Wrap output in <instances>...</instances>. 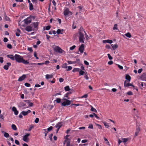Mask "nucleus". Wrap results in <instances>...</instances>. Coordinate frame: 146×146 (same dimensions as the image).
Masks as SVG:
<instances>
[{
	"mask_svg": "<svg viewBox=\"0 0 146 146\" xmlns=\"http://www.w3.org/2000/svg\"><path fill=\"white\" fill-rule=\"evenodd\" d=\"M15 143L17 145H19L20 144L19 141L17 140H15Z\"/></svg>",
	"mask_w": 146,
	"mask_h": 146,
	"instance_id": "nucleus-57",
	"label": "nucleus"
},
{
	"mask_svg": "<svg viewBox=\"0 0 146 146\" xmlns=\"http://www.w3.org/2000/svg\"><path fill=\"white\" fill-rule=\"evenodd\" d=\"M11 127L12 129L14 130H17V128L15 124H12L11 125Z\"/></svg>",
	"mask_w": 146,
	"mask_h": 146,
	"instance_id": "nucleus-27",
	"label": "nucleus"
},
{
	"mask_svg": "<svg viewBox=\"0 0 146 146\" xmlns=\"http://www.w3.org/2000/svg\"><path fill=\"white\" fill-rule=\"evenodd\" d=\"M61 67L62 68H67V64L66 63H65L63 64L62 65Z\"/></svg>",
	"mask_w": 146,
	"mask_h": 146,
	"instance_id": "nucleus-28",
	"label": "nucleus"
},
{
	"mask_svg": "<svg viewBox=\"0 0 146 146\" xmlns=\"http://www.w3.org/2000/svg\"><path fill=\"white\" fill-rule=\"evenodd\" d=\"M30 101V100H25V101L29 104V106L32 107L33 106V103L31 102Z\"/></svg>",
	"mask_w": 146,
	"mask_h": 146,
	"instance_id": "nucleus-14",
	"label": "nucleus"
},
{
	"mask_svg": "<svg viewBox=\"0 0 146 146\" xmlns=\"http://www.w3.org/2000/svg\"><path fill=\"white\" fill-rule=\"evenodd\" d=\"M29 9L30 11H32L33 9V6L32 3L29 4Z\"/></svg>",
	"mask_w": 146,
	"mask_h": 146,
	"instance_id": "nucleus-25",
	"label": "nucleus"
},
{
	"mask_svg": "<svg viewBox=\"0 0 146 146\" xmlns=\"http://www.w3.org/2000/svg\"><path fill=\"white\" fill-rule=\"evenodd\" d=\"M7 57L13 60H15V56H14L13 55H8L7 56Z\"/></svg>",
	"mask_w": 146,
	"mask_h": 146,
	"instance_id": "nucleus-17",
	"label": "nucleus"
},
{
	"mask_svg": "<svg viewBox=\"0 0 146 146\" xmlns=\"http://www.w3.org/2000/svg\"><path fill=\"white\" fill-rule=\"evenodd\" d=\"M84 31L83 29L80 27L79 30V40L80 42L84 43V40L85 39L84 34Z\"/></svg>",
	"mask_w": 146,
	"mask_h": 146,
	"instance_id": "nucleus-1",
	"label": "nucleus"
},
{
	"mask_svg": "<svg viewBox=\"0 0 146 146\" xmlns=\"http://www.w3.org/2000/svg\"><path fill=\"white\" fill-rule=\"evenodd\" d=\"M2 133H4V136L6 137V138H8L9 137V134L7 133H6V132H5L4 131H2Z\"/></svg>",
	"mask_w": 146,
	"mask_h": 146,
	"instance_id": "nucleus-26",
	"label": "nucleus"
},
{
	"mask_svg": "<svg viewBox=\"0 0 146 146\" xmlns=\"http://www.w3.org/2000/svg\"><path fill=\"white\" fill-rule=\"evenodd\" d=\"M117 24H115L114 25V26L113 28V30H115V29H116V30L118 29L117 28Z\"/></svg>",
	"mask_w": 146,
	"mask_h": 146,
	"instance_id": "nucleus-43",
	"label": "nucleus"
},
{
	"mask_svg": "<svg viewBox=\"0 0 146 146\" xmlns=\"http://www.w3.org/2000/svg\"><path fill=\"white\" fill-rule=\"evenodd\" d=\"M43 130L44 131V133L45 134V136L46 137L48 133V131H47L46 129H43Z\"/></svg>",
	"mask_w": 146,
	"mask_h": 146,
	"instance_id": "nucleus-38",
	"label": "nucleus"
},
{
	"mask_svg": "<svg viewBox=\"0 0 146 146\" xmlns=\"http://www.w3.org/2000/svg\"><path fill=\"white\" fill-rule=\"evenodd\" d=\"M88 128H89V129H93V125L92 124H90L89 126L88 127Z\"/></svg>",
	"mask_w": 146,
	"mask_h": 146,
	"instance_id": "nucleus-50",
	"label": "nucleus"
},
{
	"mask_svg": "<svg viewBox=\"0 0 146 146\" xmlns=\"http://www.w3.org/2000/svg\"><path fill=\"white\" fill-rule=\"evenodd\" d=\"M127 94L129 95H133V93L132 92L130 91L127 92Z\"/></svg>",
	"mask_w": 146,
	"mask_h": 146,
	"instance_id": "nucleus-55",
	"label": "nucleus"
},
{
	"mask_svg": "<svg viewBox=\"0 0 146 146\" xmlns=\"http://www.w3.org/2000/svg\"><path fill=\"white\" fill-rule=\"evenodd\" d=\"M34 56L36 57V59H38L39 58L37 56V54L36 52H35L34 53Z\"/></svg>",
	"mask_w": 146,
	"mask_h": 146,
	"instance_id": "nucleus-49",
	"label": "nucleus"
},
{
	"mask_svg": "<svg viewBox=\"0 0 146 146\" xmlns=\"http://www.w3.org/2000/svg\"><path fill=\"white\" fill-rule=\"evenodd\" d=\"M72 69V67L70 66H69L68 69L67 70V71H70Z\"/></svg>",
	"mask_w": 146,
	"mask_h": 146,
	"instance_id": "nucleus-61",
	"label": "nucleus"
},
{
	"mask_svg": "<svg viewBox=\"0 0 146 146\" xmlns=\"http://www.w3.org/2000/svg\"><path fill=\"white\" fill-rule=\"evenodd\" d=\"M111 46L113 50H115L118 47V45L116 44H115L114 45H113V44H111Z\"/></svg>",
	"mask_w": 146,
	"mask_h": 146,
	"instance_id": "nucleus-18",
	"label": "nucleus"
},
{
	"mask_svg": "<svg viewBox=\"0 0 146 146\" xmlns=\"http://www.w3.org/2000/svg\"><path fill=\"white\" fill-rule=\"evenodd\" d=\"M61 99L59 98H57L55 101H56V102L58 103H59L61 102Z\"/></svg>",
	"mask_w": 146,
	"mask_h": 146,
	"instance_id": "nucleus-40",
	"label": "nucleus"
},
{
	"mask_svg": "<svg viewBox=\"0 0 146 146\" xmlns=\"http://www.w3.org/2000/svg\"><path fill=\"white\" fill-rule=\"evenodd\" d=\"M53 134L52 133H51L50 134V135L49 136V138L51 141H52V137L53 136Z\"/></svg>",
	"mask_w": 146,
	"mask_h": 146,
	"instance_id": "nucleus-47",
	"label": "nucleus"
},
{
	"mask_svg": "<svg viewBox=\"0 0 146 146\" xmlns=\"http://www.w3.org/2000/svg\"><path fill=\"white\" fill-rule=\"evenodd\" d=\"M39 119L38 118H36L35 119V122L36 123H38L39 121Z\"/></svg>",
	"mask_w": 146,
	"mask_h": 146,
	"instance_id": "nucleus-56",
	"label": "nucleus"
},
{
	"mask_svg": "<svg viewBox=\"0 0 146 146\" xmlns=\"http://www.w3.org/2000/svg\"><path fill=\"white\" fill-rule=\"evenodd\" d=\"M30 134L29 133H27L23 137V140L27 142H28V137L29 136Z\"/></svg>",
	"mask_w": 146,
	"mask_h": 146,
	"instance_id": "nucleus-5",
	"label": "nucleus"
},
{
	"mask_svg": "<svg viewBox=\"0 0 146 146\" xmlns=\"http://www.w3.org/2000/svg\"><path fill=\"white\" fill-rule=\"evenodd\" d=\"M33 127H34V126L33 125H31L30 126L29 128V129H28V130H27L28 131H31V130L33 129Z\"/></svg>",
	"mask_w": 146,
	"mask_h": 146,
	"instance_id": "nucleus-35",
	"label": "nucleus"
},
{
	"mask_svg": "<svg viewBox=\"0 0 146 146\" xmlns=\"http://www.w3.org/2000/svg\"><path fill=\"white\" fill-rule=\"evenodd\" d=\"M125 79L127 80L128 82H129L130 81L131 78L129 75H127L126 76Z\"/></svg>",
	"mask_w": 146,
	"mask_h": 146,
	"instance_id": "nucleus-24",
	"label": "nucleus"
},
{
	"mask_svg": "<svg viewBox=\"0 0 146 146\" xmlns=\"http://www.w3.org/2000/svg\"><path fill=\"white\" fill-rule=\"evenodd\" d=\"M76 47V46L75 45H73L70 48V50H74L75 48Z\"/></svg>",
	"mask_w": 146,
	"mask_h": 146,
	"instance_id": "nucleus-52",
	"label": "nucleus"
},
{
	"mask_svg": "<svg viewBox=\"0 0 146 146\" xmlns=\"http://www.w3.org/2000/svg\"><path fill=\"white\" fill-rule=\"evenodd\" d=\"M107 55L108 56L109 59L110 60H111L113 59V57L111 56L109 54H108Z\"/></svg>",
	"mask_w": 146,
	"mask_h": 146,
	"instance_id": "nucleus-46",
	"label": "nucleus"
},
{
	"mask_svg": "<svg viewBox=\"0 0 146 146\" xmlns=\"http://www.w3.org/2000/svg\"><path fill=\"white\" fill-rule=\"evenodd\" d=\"M105 47H106V48L108 49H111V47L110 46V45H108V44L106 45Z\"/></svg>",
	"mask_w": 146,
	"mask_h": 146,
	"instance_id": "nucleus-44",
	"label": "nucleus"
},
{
	"mask_svg": "<svg viewBox=\"0 0 146 146\" xmlns=\"http://www.w3.org/2000/svg\"><path fill=\"white\" fill-rule=\"evenodd\" d=\"M107 40V42L108 43L111 44L113 42V41L111 40L108 39V40Z\"/></svg>",
	"mask_w": 146,
	"mask_h": 146,
	"instance_id": "nucleus-48",
	"label": "nucleus"
},
{
	"mask_svg": "<svg viewBox=\"0 0 146 146\" xmlns=\"http://www.w3.org/2000/svg\"><path fill=\"white\" fill-rule=\"evenodd\" d=\"M26 77V75L25 74H23L22 76H20L19 78L18 81H22L24 80Z\"/></svg>",
	"mask_w": 146,
	"mask_h": 146,
	"instance_id": "nucleus-11",
	"label": "nucleus"
},
{
	"mask_svg": "<svg viewBox=\"0 0 146 146\" xmlns=\"http://www.w3.org/2000/svg\"><path fill=\"white\" fill-rule=\"evenodd\" d=\"M21 114L23 115L24 116H25L28 115L27 111H22L21 113Z\"/></svg>",
	"mask_w": 146,
	"mask_h": 146,
	"instance_id": "nucleus-30",
	"label": "nucleus"
},
{
	"mask_svg": "<svg viewBox=\"0 0 146 146\" xmlns=\"http://www.w3.org/2000/svg\"><path fill=\"white\" fill-rule=\"evenodd\" d=\"M103 123H104V126L106 128H108L109 127V126L108 123L106 122H103Z\"/></svg>",
	"mask_w": 146,
	"mask_h": 146,
	"instance_id": "nucleus-39",
	"label": "nucleus"
},
{
	"mask_svg": "<svg viewBox=\"0 0 146 146\" xmlns=\"http://www.w3.org/2000/svg\"><path fill=\"white\" fill-rule=\"evenodd\" d=\"M25 85L27 87H29L30 86L31 84L28 83H26L25 84Z\"/></svg>",
	"mask_w": 146,
	"mask_h": 146,
	"instance_id": "nucleus-54",
	"label": "nucleus"
},
{
	"mask_svg": "<svg viewBox=\"0 0 146 146\" xmlns=\"http://www.w3.org/2000/svg\"><path fill=\"white\" fill-rule=\"evenodd\" d=\"M64 89L66 91H68L70 90L69 86H66L64 88Z\"/></svg>",
	"mask_w": 146,
	"mask_h": 146,
	"instance_id": "nucleus-29",
	"label": "nucleus"
},
{
	"mask_svg": "<svg viewBox=\"0 0 146 146\" xmlns=\"http://www.w3.org/2000/svg\"><path fill=\"white\" fill-rule=\"evenodd\" d=\"M54 50L56 52L60 53H65V52L58 46H56L54 48Z\"/></svg>",
	"mask_w": 146,
	"mask_h": 146,
	"instance_id": "nucleus-3",
	"label": "nucleus"
},
{
	"mask_svg": "<svg viewBox=\"0 0 146 146\" xmlns=\"http://www.w3.org/2000/svg\"><path fill=\"white\" fill-rule=\"evenodd\" d=\"M52 128H53V127H52L50 126V127H48L47 129V131H51L52 129Z\"/></svg>",
	"mask_w": 146,
	"mask_h": 146,
	"instance_id": "nucleus-53",
	"label": "nucleus"
},
{
	"mask_svg": "<svg viewBox=\"0 0 146 146\" xmlns=\"http://www.w3.org/2000/svg\"><path fill=\"white\" fill-rule=\"evenodd\" d=\"M113 63V62L112 61H109L108 62V64L109 65H111Z\"/></svg>",
	"mask_w": 146,
	"mask_h": 146,
	"instance_id": "nucleus-63",
	"label": "nucleus"
},
{
	"mask_svg": "<svg viewBox=\"0 0 146 146\" xmlns=\"http://www.w3.org/2000/svg\"><path fill=\"white\" fill-rule=\"evenodd\" d=\"M53 77V76L52 75L46 74V79L49 78H51Z\"/></svg>",
	"mask_w": 146,
	"mask_h": 146,
	"instance_id": "nucleus-22",
	"label": "nucleus"
},
{
	"mask_svg": "<svg viewBox=\"0 0 146 146\" xmlns=\"http://www.w3.org/2000/svg\"><path fill=\"white\" fill-rule=\"evenodd\" d=\"M50 27H51L50 26H47L45 27V28L44 29V30H48L50 29Z\"/></svg>",
	"mask_w": 146,
	"mask_h": 146,
	"instance_id": "nucleus-41",
	"label": "nucleus"
},
{
	"mask_svg": "<svg viewBox=\"0 0 146 146\" xmlns=\"http://www.w3.org/2000/svg\"><path fill=\"white\" fill-rule=\"evenodd\" d=\"M23 58L19 55L15 54V60L18 63H21Z\"/></svg>",
	"mask_w": 146,
	"mask_h": 146,
	"instance_id": "nucleus-2",
	"label": "nucleus"
},
{
	"mask_svg": "<svg viewBox=\"0 0 146 146\" xmlns=\"http://www.w3.org/2000/svg\"><path fill=\"white\" fill-rule=\"evenodd\" d=\"M24 21L25 24H27L31 23V19L30 17H29L24 19Z\"/></svg>",
	"mask_w": 146,
	"mask_h": 146,
	"instance_id": "nucleus-6",
	"label": "nucleus"
},
{
	"mask_svg": "<svg viewBox=\"0 0 146 146\" xmlns=\"http://www.w3.org/2000/svg\"><path fill=\"white\" fill-rule=\"evenodd\" d=\"M64 31V30L63 29H58L57 30V33L58 34H63Z\"/></svg>",
	"mask_w": 146,
	"mask_h": 146,
	"instance_id": "nucleus-16",
	"label": "nucleus"
},
{
	"mask_svg": "<svg viewBox=\"0 0 146 146\" xmlns=\"http://www.w3.org/2000/svg\"><path fill=\"white\" fill-rule=\"evenodd\" d=\"M44 64L43 63H32L31 64V65L33 66H35L36 65H42Z\"/></svg>",
	"mask_w": 146,
	"mask_h": 146,
	"instance_id": "nucleus-19",
	"label": "nucleus"
},
{
	"mask_svg": "<svg viewBox=\"0 0 146 146\" xmlns=\"http://www.w3.org/2000/svg\"><path fill=\"white\" fill-rule=\"evenodd\" d=\"M32 27L31 26H29L26 27L25 29L27 31L29 32L32 31Z\"/></svg>",
	"mask_w": 146,
	"mask_h": 146,
	"instance_id": "nucleus-13",
	"label": "nucleus"
},
{
	"mask_svg": "<svg viewBox=\"0 0 146 146\" xmlns=\"http://www.w3.org/2000/svg\"><path fill=\"white\" fill-rule=\"evenodd\" d=\"M11 65V64L10 62H7V63L4 66L3 68L6 70H7L9 69V66Z\"/></svg>",
	"mask_w": 146,
	"mask_h": 146,
	"instance_id": "nucleus-9",
	"label": "nucleus"
},
{
	"mask_svg": "<svg viewBox=\"0 0 146 146\" xmlns=\"http://www.w3.org/2000/svg\"><path fill=\"white\" fill-rule=\"evenodd\" d=\"M79 50L80 52L81 53L83 52L84 50V46L83 44H82L79 48Z\"/></svg>",
	"mask_w": 146,
	"mask_h": 146,
	"instance_id": "nucleus-7",
	"label": "nucleus"
},
{
	"mask_svg": "<svg viewBox=\"0 0 146 146\" xmlns=\"http://www.w3.org/2000/svg\"><path fill=\"white\" fill-rule=\"evenodd\" d=\"M62 126V124H61V123L60 122H59L55 125V127L56 128H58V129H59Z\"/></svg>",
	"mask_w": 146,
	"mask_h": 146,
	"instance_id": "nucleus-15",
	"label": "nucleus"
},
{
	"mask_svg": "<svg viewBox=\"0 0 146 146\" xmlns=\"http://www.w3.org/2000/svg\"><path fill=\"white\" fill-rule=\"evenodd\" d=\"M80 70V69L77 68H74L72 70V71L73 72H79Z\"/></svg>",
	"mask_w": 146,
	"mask_h": 146,
	"instance_id": "nucleus-20",
	"label": "nucleus"
},
{
	"mask_svg": "<svg viewBox=\"0 0 146 146\" xmlns=\"http://www.w3.org/2000/svg\"><path fill=\"white\" fill-rule=\"evenodd\" d=\"M7 47L9 49H11L12 48V46L10 44H8L7 45Z\"/></svg>",
	"mask_w": 146,
	"mask_h": 146,
	"instance_id": "nucleus-45",
	"label": "nucleus"
},
{
	"mask_svg": "<svg viewBox=\"0 0 146 146\" xmlns=\"http://www.w3.org/2000/svg\"><path fill=\"white\" fill-rule=\"evenodd\" d=\"M64 81V79L62 78H60L59 79V81L60 82H62Z\"/></svg>",
	"mask_w": 146,
	"mask_h": 146,
	"instance_id": "nucleus-60",
	"label": "nucleus"
},
{
	"mask_svg": "<svg viewBox=\"0 0 146 146\" xmlns=\"http://www.w3.org/2000/svg\"><path fill=\"white\" fill-rule=\"evenodd\" d=\"M91 110L92 111L96 113L97 112V110L95 109L92 106H91Z\"/></svg>",
	"mask_w": 146,
	"mask_h": 146,
	"instance_id": "nucleus-36",
	"label": "nucleus"
},
{
	"mask_svg": "<svg viewBox=\"0 0 146 146\" xmlns=\"http://www.w3.org/2000/svg\"><path fill=\"white\" fill-rule=\"evenodd\" d=\"M5 19L6 21H11L10 18L7 17L6 15H5Z\"/></svg>",
	"mask_w": 146,
	"mask_h": 146,
	"instance_id": "nucleus-33",
	"label": "nucleus"
},
{
	"mask_svg": "<svg viewBox=\"0 0 146 146\" xmlns=\"http://www.w3.org/2000/svg\"><path fill=\"white\" fill-rule=\"evenodd\" d=\"M129 86H132L133 87H134V86L132 85V84L129 83H127L126 85V87H129Z\"/></svg>",
	"mask_w": 146,
	"mask_h": 146,
	"instance_id": "nucleus-42",
	"label": "nucleus"
},
{
	"mask_svg": "<svg viewBox=\"0 0 146 146\" xmlns=\"http://www.w3.org/2000/svg\"><path fill=\"white\" fill-rule=\"evenodd\" d=\"M140 78L142 80L146 81V73H143L141 76Z\"/></svg>",
	"mask_w": 146,
	"mask_h": 146,
	"instance_id": "nucleus-12",
	"label": "nucleus"
},
{
	"mask_svg": "<svg viewBox=\"0 0 146 146\" xmlns=\"http://www.w3.org/2000/svg\"><path fill=\"white\" fill-rule=\"evenodd\" d=\"M117 65L118 67L120 69H122L123 68L122 66H121L119 64H117Z\"/></svg>",
	"mask_w": 146,
	"mask_h": 146,
	"instance_id": "nucleus-58",
	"label": "nucleus"
},
{
	"mask_svg": "<svg viewBox=\"0 0 146 146\" xmlns=\"http://www.w3.org/2000/svg\"><path fill=\"white\" fill-rule=\"evenodd\" d=\"M84 64L86 65H89V63L86 60H84Z\"/></svg>",
	"mask_w": 146,
	"mask_h": 146,
	"instance_id": "nucleus-64",
	"label": "nucleus"
},
{
	"mask_svg": "<svg viewBox=\"0 0 146 146\" xmlns=\"http://www.w3.org/2000/svg\"><path fill=\"white\" fill-rule=\"evenodd\" d=\"M39 23L38 22H34L33 23V26L35 28H37L38 26Z\"/></svg>",
	"mask_w": 146,
	"mask_h": 146,
	"instance_id": "nucleus-21",
	"label": "nucleus"
},
{
	"mask_svg": "<svg viewBox=\"0 0 146 146\" xmlns=\"http://www.w3.org/2000/svg\"><path fill=\"white\" fill-rule=\"evenodd\" d=\"M125 35L129 38H130L131 36L130 33L129 32L125 34Z\"/></svg>",
	"mask_w": 146,
	"mask_h": 146,
	"instance_id": "nucleus-34",
	"label": "nucleus"
},
{
	"mask_svg": "<svg viewBox=\"0 0 146 146\" xmlns=\"http://www.w3.org/2000/svg\"><path fill=\"white\" fill-rule=\"evenodd\" d=\"M8 38L6 37L4 38L3 39V41L4 42H7L8 41Z\"/></svg>",
	"mask_w": 146,
	"mask_h": 146,
	"instance_id": "nucleus-62",
	"label": "nucleus"
},
{
	"mask_svg": "<svg viewBox=\"0 0 146 146\" xmlns=\"http://www.w3.org/2000/svg\"><path fill=\"white\" fill-rule=\"evenodd\" d=\"M88 97V95L87 94H86L84 95H83L81 97V98H86Z\"/></svg>",
	"mask_w": 146,
	"mask_h": 146,
	"instance_id": "nucleus-51",
	"label": "nucleus"
},
{
	"mask_svg": "<svg viewBox=\"0 0 146 146\" xmlns=\"http://www.w3.org/2000/svg\"><path fill=\"white\" fill-rule=\"evenodd\" d=\"M68 62L69 64H75L76 63V61H68Z\"/></svg>",
	"mask_w": 146,
	"mask_h": 146,
	"instance_id": "nucleus-37",
	"label": "nucleus"
},
{
	"mask_svg": "<svg viewBox=\"0 0 146 146\" xmlns=\"http://www.w3.org/2000/svg\"><path fill=\"white\" fill-rule=\"evenodd\" d=\"M122 139L123 140V143H125L126 142L129 140L128 138H123Z\"/></svg>",
	"mask_w": 146,
	"mask_h": 146,
	"instance_id": "nucleus-31",
	"label": "nucleus"
},
{
	"mask_svg": "<svg viewBox=\"0 0 146 146\" xmlns=\"http://www.w3.org/2000/svg\"><path fill=\"white\" fill-rule=\"evenodd\" d=\"M65 9L64 12V14L65 16L69 14V13L70 12L69 9L67 8H65Z\"/></svg>",
	"mask_w": 146,
	"mask_h": 146,
	"instance_id": "nucleus-8",
	"label": "nucleus"
},
{
	"mask_svg": "<svg viewBox=\"0 0 146 146\" xmlns=\"http://www.w3.org/2000/svg\"><path fill=\"white\" fill-rule=\"evenodd\" d=\"M64 100L66 101L63 102L61 104V106H68L70 105L71 104L70 101L65 98H64Z\"/></svg>",
	"mask_w": 146,
	"mask_h": 146,
	"instance_id": "nucleus-4",
	"label": "nucleus"
},
{
	"mask_svg": "<svg viewBox=\"0 0 146 146\" xmlns=\"http://www.w3.org/2000/svg\"><path fill=\"white\" fill-rule=\"evenodd\" d=\"M21 63H22L23 64H29V62L27 60H25L23 58Z\"/></svg>",
	"mask_w": 146,
	"mask_h": 146,
	"instance_id": "nucleus-23",
	"label": "nucleus"
},
{
	"mask_svg": "<svg viewBox=\"0 0 146 146\" xmlns=\"http://www.w3.org/2000/svg\"><path fill=\"white\" fill-rule=\"evenodd\" d=\"M3 58L1 56L0 57V62L1 63H2L3 62Z\"/></svg>",
	"mask_w": 146,
	"mask_h": 146,
	"instance_id": "nucleus-59",
	"label": "nucleus"
},
{
	"mask_svg": "<svg viewBox=\"0 0 146 146\" xmlns=\"http://www.w3.org/2000/svg\"><path fill=\"white\" fill-rule=\"evenodd\" d=\"M12 111L14 112V114L15 115H17L19 113V111L14 106L12 108Z\"/></svg>",
	"mask_w": 146,
	"mask_h": 146,
	"instance_id": "nucleus-10",
	"label": "nucleus"
},
{
	"mask_svg": "<svg viewBox=\"0 0 146 146\" xmlns=\"http://www.w3.org/2000/svg\"><path fill=\"white\" fill-rule=\"evenodd\" d=\"M84 73L85 72L84 71L81 70L80 69V71H79V75L80 76L83 75Z\"/></svg>",
	"mask_w": 146,
	"mask_h": 146,
	"instance_id": "nucleus-32",
	"label": "nucleus"
}]
</instances>
